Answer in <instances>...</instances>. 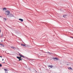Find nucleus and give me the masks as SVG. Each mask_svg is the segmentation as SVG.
<instances>
[{
  "mask_svg": "<svg viewBox=\"0 0 73 73\" xmlns=\"http://www.w3.org/2000/svg\"><path fill=\"white\" fill-rule=\"evenodd\" d=\"M1 45H2V44H1Z\"/></svg>",
  "mask_w": 73,
  "mask_h": 73,
  "instance_id": "obj_23",
  "label": "nucleus"
},
{
  "mask_svg": "<svg viewBox=\"0 0 73 73\" xmlns=\"http://www.w3.org/2000/svg\"><path fill=\"white\" fill-rule=\"evenodd\" d=\"M71 38H73V37H71Z\"/></svg>",
  "mask_w": 73,
  "mask_h": 73,
  "instance_id": "obj_22",
  "label": "nucleus"
},
{
  "mask_svg": "<svg viewBox=\"0 0 73 73\" xmlns=\"http://www.w3.org/2000/svg\"><path fill=\"white\" fill-rule=\"evenodd\" d=\"M11 48H12L13 49H16V48H15V47L13 46L11 47Z\"/></svg>",
  "mask_w": 73,
  "mask_h": 73,
  "instance_id": "obj_10",
  "label": "nucleus"
},
{
  "mask_svg": "<svg viewBox=\"0 0 73 73\" xmlns=\"http://www.w3.org/2000/svg\"><path fill=\"white\" fill-rule=\"evenodd\" d=\"M19 56H20V57H19V56H17V58H18V59H19V61H20V60H23V59H21V57H23V58H25V57H24V56H22V55L20 54H19Z\"/></svg>",
  "mask_w": 73,
  "mask_h": 73,
  "instance_id": "obj_1",
  "label": "nucleus"
},
{
  "mask_svg": "<svg viewBox=\"0 0 73 73\" xmlns=\"http://www.w3.org/2000/svg\"><path fill=\"white\" fill-rule=\"evenodd\" d=\"M21 46H25V45L24 44H21Z\"/></svg>",
  "mask_w": 73,
  "mask_h": 73,
  "instance_id": "obj_9",
  "label": "nucleus"
},
{
  "mask_svg": "<svg viewBox=\"0 0 73 73\" xmlns=\"http://www.w3.org/2000/svg\"><path fill=\"white\" fill-rule=\"evenodd\" d=\"M3 36V34H2L1 35V37H2Z\"/></svg>",
  "mask_w": 73,
  "mask_h": 73,
  "instance_id": "obj_15",
  "label": "nucleus"
},
{
  "mask_svg": "<svg viewBox=\"0 0 73 73\" xmlns=\"http://www.w3.org/2000/svg\"><path fill=\"white\" fill-rule=\"evenodd\" d=\"M2 66V65L1 64H0V67H1Z\"/></svg>",
  "mask_w": 73,
  "mask_h": 73,
  "instance_id": "obj_14",
  "label": "nucleus"
},
{
  "mask_svg": "<svg viewBox=\"0 0 73 73\" xmlns=\"http://www.w3.org/2000/svg\"><path fill=\"white\" fill-rule=\"evenodd\" d=\"M53 60H54L55 61H56V60H58V58H53Z\"/></svg>",
  "mask_w": 73,
  "mask_h": 73,
  "instance_id": "obj_3",
  "label": "nucleus"
},
{
  "mask_svg": "<svg viewBox=\"0 0 73 73\" xmlns=\"http://www.w3.org/2000/svg\"><path fill=\"white\" fill-rule=\"evenodd\" d=\"M68 69L69 70H72V68H68Z\"/></svg>",
  "mask_w": 73,
  "mask_h": 73,
  "instance_id": "obj_11",
  "label": "nucleus"
},
{
  "mask_svg": "<svg viewBox=\"0 0 73 73\" xmlns=\"http://www.w3.org/2000/svg\"><path fill=\"white\" fill-rule=\"evenodd\" d=\"M0 57L1 58V57H2V56H0Z\"/></svg>",
  "mask_w": 73,
  "mask_h": 73,
  "instance_id": "obj_19",
  "label": "nucleus"
},
{
  "mask_svg": "<svg viewBox=\"0 0 73 73\" xmlns=\"http://www.w3.org/2000/svg\"><path fill=\"white\" fill-rule=\"evenodd\" d=\"M67 16V15H63V17H66Z\"/></svg>",
  "mask_w": 73,
  "mask_h": 73,
  "instance_id": "obj_7",
  "label": "nucleus"
},
{
  "mask_svg": "<svg viewBox=\"0 0 73 73\" xmlns=\"http://www.w3.org/2000/svg\"><path fill=\"white\" fill-rule=\"evenodd\" d=\"M4 70H5V72H7V71H8V70H7V69H5Z\"/></svg>",
  "mask_w": 73,
  "mask_h": 73,
  "instance_id": "obj_12",
  "label": "nucleus"
},
{
  "mask_svg": "<svg viewBox=\"0 0 73 73\" xmlns=\"http://www.w3.org/2000/svg\"><path fill=\"white\" fill-rule=\"evenodd\" d=\"M3 11H5L7 10V9H6V8H3Z\"/></svg>",
  "mask_w": 73,
  "mask_h": 73,
  "instance_id": "obj_8",
  "label": "nucleus"
},
{
  "mask_svg": "<svg viewBox=\"0 0 73 73\" xmlns=\"http://www.w3.org/2000/svg\"><path fill=\"white\" fill-rule=\"evenodd\" d=\"M1 16H0V17H1Z\"/></svg>",
  "mask_w": 73,
  "mask_h": 73,
  "instance_id": "obj_21",
  "label": "nucleus"
},
{
  "mask_svg": "<svg viewBox=\"0 0 73 73\" xmlns=\"http://www.w3.org/2000/svg\"><path fill=\"white\" fill-rule=\"evenodd\" d=\"M2 46H3V47H4V45H2Z\"/></svg>",
  "mask_w": 73,
  "mask_h": 73,
  "instance_id": "obj_16",
  "label": "nucleus"
},
{
  "mask_svg": "<svg viewBox=\"0 0 73 73\" xmlns=\"http://www.w3.org/2000/svg\"><path fill=\"white\" fill-rule=\"evenodd\" d=\"M1 32V30H0V33Z\"/></svg>",
  "mask_w": 73,
  "mask_h": 73,
  "instance_id": "obj_20",
  "label": "nucleus"
},
{
  "mask_svg": "<svg viewBox=\"0 0 73 73\" xmlns=\"http://www.w3.org/2000/svg\"><path fill=\"white\" fill-rule=\"evenodd\" d=\"M9 16L10 17H14V15L12 14H9Z\"/></svg>",
  "mask_w": 73,
  "mask_h": 73,
  "instance_id": "obj_4",
  "label": "nucleus"
},
{
  "mask_svg": "<svg viewBox=\"0 0 73 73\" xmlns=\"http://www.w3.org/2000/svg\"><path fill=\"white\" fill-rule=\"evenodd\" d=\"M10 11L9 10H7L5 12V14L6 15H9Z\"/></svg>",
  "mask_w": 73,
  "mask_h": 73,
  "instance_id": "obj_2",
  "label": "nucleus"
},
{
  "mask_svg": "<svg viewBox=\"0 0 73 73\" xmlns=\"http://www.w3.org/2000/svg\"><path fill=\"white\" fill-rule=\"evenodd\" d=\"M19 20L21 21V22H23V19H19Z\"/></svg>",
  "mask_w": 73,
  "mask_h": 73,
  "instance_id": "obj_6",
  "label": "nucleus"
},
{
  "mask_svg": "<svg viewBox=\"0 0 73 73\" xmlns=\"http://www.w3.org/2000/svg\"><path fill=\"white\" fill-rule=\"evenodd\" d=\"M4 20H5H5H7V18H5L4 19Z\"/></svg>",
  "mask_w": 73,
  "mask_h": 73,
  "instance_id": "obj_13",
  "label": "nucleus"
},
{
  "mask_svg": "<svg viewBox=\"0 0 73 73\" xmlns=\"http://www.w3.org/2000/svg\"><path fill=\"white\" fill-rule=\"evenodd\" d=\"M48 66L49 69H50V68H53V66L52 65Z\"/></svg>",
  "mask_w": 73,
  "mask_h": 73,
  "instance_id": "obj_5",
  "label": "nucleus"
},
{
  "mask_svg": "<svg viewBox=\"0 0 73 73\" xmlns=\"http://www.w3.org/2000/svg\"><path fill=\"white\" fill-rule=\"evenodd\" d=\"M1 42H3V40H1Z\"/></svg>",
  "mask_w": 73,
  "mask_h": 73,
  "instance_id": "obj_17",
  "label": "nucleus"
},
{
  "mask_svg": "<svg viewBox=\"0 0 73 73\" xmlns=\"http://www.w3.org/2000/svg\"><path fill=\"white\" fill-rule=\"evenodd\" d=\"M3 60H4V59H2V61H3Z\"/></svg>",
  "mask_w": 73,
  "mask_h": 73,
  "instance_id": "obj_18",
  "label": "nucleus"
}]
</instances>
